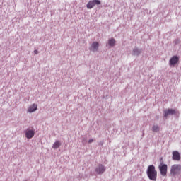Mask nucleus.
I'll use <instances>...</instances> for the list:
<instances>
[{"mask_svg": "<svg viewBox=\"0 0 181 181\" xmlns=\"http://www.w3.org/2000/svg\"><path fill=\"white\" fill-rule=\"evenodd\" d=\"M146 173L150 180L156 181V179H158V171L156 170L155 165H148Z\"/></svg>", "mask_w": 181, "mask_h": 181, "instance_id": "1", "label": "nucleus"}, {"mask_svg": "<svg viewBox=\"0 0 181 181\" xmlns=\"http://www.w3.org/2000/svg\"><path fill=\"white\" fill-rule=\"evenodd\" d=\"M181 170V165L179 164H175L171 166L170 168V175H173V176H175L179 173Z\"/></svg>", "mask_w": 181, "mask_h": 181, "instance_id": "2", "label": "nucleus"}, {"mask_svg": "<svg viewBox=\"0 0 181 181\" xmlns=\"http://www.w3.org/2000/svg\"><path fill=\"white\" fill-rule=\"evenodd\" d=\"M158 169L160 170L161 176L165 177L166 176V175H168V165L161 163L158 166Z\"/></svg>", "mask_w": 181, "mask_h": 181, "instance_id": "3", "label": "nucleus"}, {"mask_svg": "<svg viewBox=\"0 0 181 181\" xmlns=\"http://www.w3.org/2000/svg\"><path fill=\"white\" fill-rule=\"evenodd\" d=\"M95 5H101V1L100 0H92L89 1L87 4V8L88 9H93V8Z\"/></svg>", "mask_w": 181, "mask_h": 181, "instance_id": "4", "label": "nucleus"}, {"mask_svg": "<svg viewBox=\"0 0 181 181\" xmlns=\"http://www.w3.org/2000/svg\"><path fill=\"white\" fill-rule=\"evenodd\" d=\"M33 136H35V130L28 129L25 131V137L28 139H32V138H33Z\"/></svg>", "mask_w": 181, "mask_h": 181, "instance_id": "5", "label": "nucleus"}, {"mask_svg": "<svg viewBox=\"0 0 181 181\" xmlns=\"http://www.w3.org/2000/svg\"><path fill=\"white\" fill-rule=\"evenodd\" d=\"M99 46H100V44L98 42H94L90 45V50H91V52H98Z\"/></svg>", "mask_w": 181, "mask_h": 181, "instance_id": "6", "label": "nucleus"}, {"mask_svg": "<svg viewBox=\"0 0 181 181\" xmlns=\"http://www.w3.org/2000/svg\"><path fill=\"white\" fill-rule=\"evenodd\" d=\"M95 172L96 173H98V175H101L103 174L104 172H105V168H104V166L103 165H99L96 169H95Z\"/></svg>", "mask_w": 181, "mask_h": 181, "instance_id": "7", "label": "nucleus"}, {"mask_svg": "<svg viewBox=\"0 0 181 181\" xmlns=\"http://www.w3.org/2000/svg\"><path fill=\"white\" fill-rule=\"evenodd\" d=\"M176 114V110L173 109H168L164 111V117H168V115H173Z\"/></svg>", "mask_w": 181, "mask_h": 181, "instance_id": "8", "label": "nucleus"}, {"mask_svg": "<svg viewBox=\"0 0 181 181\" xmlns=\"http://www.w3.org/2000/svg\"><path fill=\"white\" fill-rule=\"evenodd\" d=\"M180 153L178 151H173V160H180Z\"/></svg>", "mask_w": 181, "mask_h": 181, "instance_id": "9", "label": "nucleus"}, {"mask_svg": "<svg viewBox=\"0 0 181 181\" xmlns=\"http://www.w3.org/2000/svg\"><path fill=\"white\" fill-rule=\"evenodd\" d=\"M179 62V57L177 56H173L170 59V64L171 66H173Z\"/></svg>", "mask_w": 181, "mask_h": 181, "instance_id": "10", "label": "nucleus"}, {"mask_svg": "<svg viewBox=\"0 0 181 181\" xmlns=\"http://www.w3.org/2000/svg\"><path fill=\"white\" fill-rule=\"evenodd\" d=\"M36 110H37V105L34 103L29 107L28 112H35V111H36Z\"/></svg>", "mask_w": 181, "mask_h": 181, "instance_id": "11", "label": "nucleus"}, {"mask_svg": "<svg viewBox=\"0 0 181 181\" xmlns=\"http://www.w3.org/2000/svg\"><path fill=\"white\" fill-rule=\"evenodd\" d=\"M62 145V143L60 141H56L54 143L52 148L53 149H58V148H60V146Z\"/></svg>", "mask_w": 181, "mask_h": 181, "instance_id": "12", "label": "nucleus"}, {"mask_svg": "<svg viewBox=\"0 0 181 181\" xmlns=\"http://www.w3.org/2000/svg\"><path fill=\"white\" fill-rule=\"evenodd\" d=\"M109 46H115V39L111 38L108 40Z\"/></svg>", "mask_w": 181, "mask_h": 181, "instance_id": "13", "label": "nucleus"}, {"mask_svg": "<svg viewBox=\"0 0 181 181\" xmlns=\"http://www.w3.org/2000/svg\"><path fill=\"white\" fill-rule=\"evenodd\" d=\"M152 129L153 132H158V131H159V127L158 125H154Z\"/></svg>", "mask_w": 181, "mask_h": 181, "instance_id": "14", "label": "nucleus"}, {"mask_svg": "<svg viewBox=\"0 0 181 181\" xmlns=\"http://www.w3.org/2000/svg\"><path fill=\"white\" fill-rule=\"evenodd\" d=\"M134 54H139V50L138 49H134Z\"/></svg>", "mask_w": 181, "mask_h": 181, "instance_id": "15", "label": "nucleus"}, {"mask_svg": "<svg viewBox=\"0 0 181 181\" xmlns=\"http://www.w3.org/2000/svg\"><path fill=\"white\" fill-rule=\"evenodd\" d=\"M34 53H35V54H37L39 53V52L37 51V49H35V50H34Z\"/></svg>", "mask_w": 181, "mask_h": 181, "instance_id": "16", "label": "nucleus"}, {"mask_svg": "<svg viewBox=\"0 0 181 181\" xmlns=\"http://www.w3.org/2000/svg\"><path fill=\"white\" fill-rule=\"evenodd\" d=\"M92 142H94V140L90 139V140L88 141V144H91Z\"/></svg>", "mask_w": 181, "mask_h": 181, "instance_id": "17", "label": "nucleus"}]
</instances>
